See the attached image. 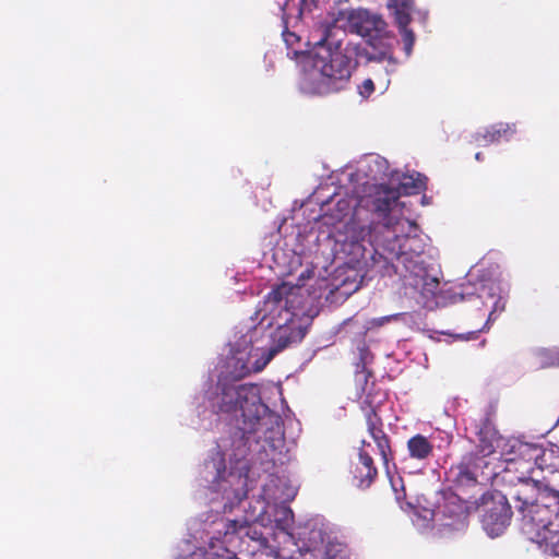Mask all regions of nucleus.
Masks as SVG:
<instances>
[{
	"label": "nucleus",
	"mask_w": 559,
	"mask_h": 559,
	"mask_svg": "<svg viewBox=\"0 0 559 559\" xmlns=\"http://www.w3.org/2000/svg\"><path fill=\"white\" fill-rule=\"evenodd\" d=\"M558 467L559 457L555 455V452L552 450H547L543 448V454H538L537 460H535V469L554 473L558 471Z\"/></svg>",
	"instance_id": "obj_18"
},
{
	"label": "nucleus",
	"mask_w": 559,
	"mask_h": 559,
	"mask_svg": "<svg viewBox=\"0 0 559 559\" xmlns=\"http://www.w3.org/2000/svg\"><path fill=\"white\" fill-rule=\"evenodd\" d=\"M347 20L348 29L359 35L373 47L388 50L391 48L385 22L377 14L364 9L342 13Z\"/></svg>",
	"instance_id": "obj_4"
},
{
	"label": "nucleus",
	"mask_w": 559,
	"mask_h": 559,
	"mask_svg": "<svg viewBox=\"0 0 559 559\" xmlns=\"http://www.w3.org/2000/svg\"><path fill=\"white\" fill-rule=\"evenodd\" d=\"M278 352H231L228 358V367L235 379H241L252 372H260L273 359Z\"/></svg>",
	"instance_id": "obj_7"
},
{
	"label": "nucleus",
	"mask_w": 559,
	"mask_h": 559,
	"mask_svg": "<svg viewBox=\"0 0 559 559\" xmlns=\"http://www.w3.org/2000/svg\"><path fill=\"white\" fill-rule=\"evenodd\" d=\"M404 40L406 52L409 53L413 46L414 37L413 34L407 29L404 31Z\"/></svg>",
	"instance_id": "obj_25"
},
{
	"label": "nucleus",
	"mask_w": 559,
	"mask_h": 559,
	"mask_svg": "<svg viewBox=\"0 0 559 559\" xmlns=\"http://www.w3.org/2000/svg\"><path fill=\"white\" fill-rule=\"evenodd\" d=\"M546 493V491L542 492L539 481L533 478L509 485L504 495L514 501L516 510L522 514L540 501L542 496Z\"/></svg>",
	"instance_id": "obj_8"
},
{
	"label": "nucleus",
	"mask_w": 559,
	"mask_h": 559,
	"mask_svg": "<svg viewBox=\"0 0 559 559\" xmlns=\"http://www.w3.org/2000/svg\"><path fill=\"white\" fill-rule=\"evenodd\" d=\"M488 435H489L488 431L481 430L479 432L477 450L473 451L472 453H478L479 456H484L486 459H488L492 453H495V449H496V447L493 444L495 435L493 433H490V436H488Z\"/></svg>",
	"instance_id": "obj_20"
},
{
	"label": "nucleus",
	"mask_w": 559,
	"mask_h": 559,
	"mask_svg": "<svg viewBox=\"0 0 559 559\" xmlns=\"http://www.w3.org/2000/svg\"><path fill=\"white\" fill-rule=\"evenodd\" d=\"M238 535L240 538L247 536L252 540L263 539V534L257 526L251 525L248 521L231 520L225 525V535Z\"/></svg>",
	"instance_id": "obj_16"
},
{
	"label": "nucleus",
	"mask_w": 559,
	"mask_h": 559,
	"mask_svg": "<svg viewBox=\"0 0 559 559\" xmlns=\"http://www.w3.org/2000/svg\"><path fill=\"white\" fill-rule=\"evenodd\" d=\"M490 499L491 503L483 515V525L490 536H498L510 524L512 509L507 495L500 491L492 493Z\"/></svg>",
	"instance_id": "obj_6"
},
{
	"label": "nucleus",
	"mask_w": 559,
	"mask_h": 559,
	"mask_svg": "<svg viewBox=\"0 0 559 559\" xmlns=\"http://www.w3.org/2000/svg\"><path fill=\"white\" fill-rule=\"evenodd\" d=\"M372 359V353L369 350L360 352L359 362H357L356 379L359 382L367 384L368 377L372 374L371 371L367 370L366 366L369 360Z\"/></svg>",
	"instance_id": "obj_21"
},
{
	"label": "nucleus",
	"mask_w": 559,
	"mask_h": 559,
	"mask_svg": "<svg viewBox=\"0 0 559 559\" xmlns=\"http://www.w3.org/2000/svg\"><path fill=\"white\" fill-rule=\"evenodd\" d=\"M453 481L457 486H474L480 480H488L495 475L490 468V462L478 453H466L461 461L451 467Z\"/></svg>",
	"instance_id": "obj_5"
},
{
	"label": "nucleus",
	"mask_w": 559,
	"mask_h": 559,
	"mask_svg": "<svg viewBox=\"0 0 559 559\" xmlns=\"http://www.w3.org/2000/svg\"><path fill=\"white\" fill-rule=\"evenodd\" d=\"M353 50L355 47L342 50L333 29H324L323 38L301 58V90L308 94H326L340 88L350 76Z\"/></svg>",
	"instance_id": "obj_2"
},
{
	"label": "nucleus",
	"mask_w": 559,
	"mask_h": 559,
	"mask_svg": "<svg viewBox=\"0 0 559 559\" xmlns=\"http://www.w3.org/2000/svg\"><path fill=\"white\" fill-rule=\"evenodd\" d=\"M559 524V492L548 491L542 500L522 513V531L531 538H538L543 531Z\"/></svg>",
	"instance_id": "obj_3"
},
{
	"label": "nucleus",
	"mask_w": 559,
	"mask_h": 559,
	"mask_svg": "<svg viewBox=\"0 0 559 559\" xmlns=\"http://www.w3.org/2000/svg\"><path fill=\"white\" fill-rule=\"evenodd\" d=\"M373 82L370 79H367L364 81L362 85L360 86V95L364 97H368L373 92Z\"/></svg>",
	"instance_id": "obj_23"
},
{
	"label": "nucleus",
	"mask_w": 559,
	"mask_h": 559,
	"mask_svg": "<svg viewBox=\"0 0 559 559\" xmlns=\"http://www.w3.org/2000/svg\"><path fill=\"white\" fill-rule=\"evenodd\" d=\"M350 475L353 485L359 489L369 488L378 476L373 459L362 448L359 450L358 461L352 464Z\"/></svg>",
	"instance_id": "obj_10"
},
{
	"label": "nucleus",
	"mask_w": 559,
	"mask_h": 559,
	"mask_svg": "<svg viewBox=\"0 0 559 559\" xmlns=\"http://www.w3.org/2000/svg\"><path fill=\"white\" fill-rule=\"evenodd\" d=\"M211 406L217 414L236 420L237 428L248 440L263 441L275 447L283 438L282 417L262 403L259 388L219 378Z\"/></svg>",
	"instance_id": "obj_1"
},
{
	"label": "nucleus",
	"mask_w": 559,
	"mask_h": 559,
	"mask_svg": "<svg viewBox=\"0 0 559 559\" xmlns=\"http://www.w3.org/2000/svg\"><path fill=\"white\" fill-rule=\"evenodd\" d=\"M292 287L288 286V284H283L277 288L276 292H274V300L275 299H282L284 296H286L290 292Z\"/></svg>",
	"instance_id": "obj_24"
},
{
	"label": "nucleus",
	"mask_w": 559,
	"mask_h": 559,
	"mask_svg": "<svg viewBox=\"0 0 559 559\" xmlns=\"http://www.w3.org/2000/svg\"><path fill=\"white\" fill-rule=\"evenodd\" d=\"M433 444L424 435L417 433L408 439L407 451L409 457L417 461L429 460L433 455Z\"/></svg>",
	"instance_id": "obj_14"
},
{
	"label": "nucleus",
	"mask_w": 559,
	"mask_h": 559,
	"mask_svg": "<svg viewBox=\"0 0 559 559\" xmlns=\"http://www.w3.org/2000/svg\"><path fill=\"white\" fill-rule=\"evenodd\" d=\"M389 7L395 10L397 23L405 27L409 22L412 4L409 0H389Z\"/></svg>",
	"instance_id": "obj_19"
},
{
	"label": "nucleus",
	"mask_w": 559,
	"mask_h": 559,
	"mask_svg": "<svg viewBox=\"0 0 559 559\" xmlns=\"http://www.w3.org/2000/svg\"><path fill=\"white\" fill-rule=\"evenodd\" d=\"M365 402L368 403L370 407L366 414L367 430L377 444L384 466L388 467L390 460H392L390 439L382 429V419L377 414L376 407L372 406V402L369 401L368 397Z\"/></svg>",
	"instance_id": "obj_9"
},
{
	"label": "nucleus",
	"mask_w": 559,
	"mask_h": 559,
	"mask_svg": "<svg viewBox=\"0 0 559 559\" xmlns=\"http://www.w3.org/2000/svg\"><path fill=\"white\" fill-rule=\"evenodd\" d=\"M543 552L550 556H559V524L548 531H543L538 538H531Z\"/></svg>",
	"instance_id": "obj_15"
},
{
	"label": "nucleus",
	"mask_w": 559,
	"mask_h": 559,
	"mask_svg": "<svg viewBox=\"0 0 559 559\" xmlns=\"http://www.w3.org/2000/svg\"><path fill=\"white\" fill-rule=\"evenodd\" d=\"M406 223L409 227H413V224L409 221H406Z\"/></svg>",
	"instance_id": "obj_26"
},
{
	"label": "nucleus",
	"mask_w": 559,
	"mask_h": 559,
	"mask_svg": "<svg viewBox=\"0 0 559 559\" xmlns=\"http://www.w3.org/2000/svg\"><path fill=\"white\" fill-rule=\"evenodd\" d=\"M557 366H559V361L557 362Z\"/></svg>",
	"instance_id": "obj_27"
},
{
	"label": "nucleus",
	"mask_w": 559,
	"mask_h": 559,
	"mask_svg": "<svg viewBox=\"0 0 559 559\" xmlns=\"http://www.w3.org/2000/svg\"><path fill=\"white\" fill-rule=\"evenodd\" d=\"M520 465V462L508 459L507 465L500 476L501 480L509 486L520 481L533 479V473H526L522 475V467Z\"/></svg>",
	"instance_id": "obj_17"
},
{
	"label": "nucleus",
	"mask_w": 559,
	"mask_h": 559,
	"mask_svg": "<svg viewBox=\"0 0 559 559\" xmlns=\"http://www.w3.org/2000/svg\"><path fill=\"white\" fill-rule=\"evenodd\" d=\"M425 187L424 178L417 174L416 177L413 175H403L399 179L397 192L393 189L383 190L384 197H378V210L385 211L391 209V202H395L399 193L412 194L417 193Z\"/></svg>",
	"instance_id": "obj_11"
},
{
	"label": "nucleus",
	"mask_w": 559,
	"mask_h": 559,
	"mask_svg": "<svg viewBox=\"0 0 559 559\" xmlns=\"http://www.w3.org/2000/svg\"><path fill=\"white\" fill-rule=\"evenodd\" d=\"M338 552H341V544L329 543L324 548L321 559H336Z\"/></svg>",
	"instance_id": "obj_22"
},
{
	"label": "nucleus",
	"mask_w": 559,
	"mask_h": 559,
	"mask_svg": "<svg viewBox=\"0 0 559 559\" xmlns=\"http://www.w3.org/2000/svg\"><path fill=\"white\" fill-rule=\"evenodd\" d=\"M306 331L301 325L290 321L287 324L280 325L274 332L273 338L280 348L296 346L305 336Z\"/></svg>",
	"instance_id": "obj_13"
},
{
	"label": "nucleus",
	"mask_w": 559,
	"mask_h": 559,
	"mask_svg": "<svg viewBox=\"0 0 559 559\" xmlns=\"http://www.w3.org/2000/svg\"><path fill=\"white\" fill-rule=\"evenodd\" d=\"M511 452L514 453V456L511 459L520 462L522 475H524L526 473L535 472V460H537L538 454H543V447L534 443L515 441L511 445Z\"/></svg>",
	"instance_id": "obj_12"
}]
</instances>
